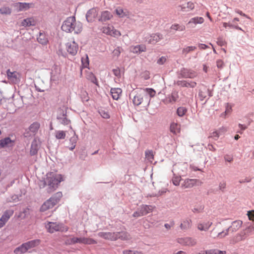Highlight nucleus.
<instances>
[{"instance_id": "obj_12", "label": "nucleus", "mask_w": 254, "mask_h": 254, "mask_svg": "<svg viewBox=\"0 0 254 254\" xmlns=\"http://www.w3.org/2000/svg\"><path fill=\"white\" fill-rule=\"evenodd\" d=\"M179 243L186 246L193 247L196 244V240L191 237L180 238L178 240Z\"/></svg>"}, {"instance_id": "obj_64", "label": "nucleus", "mask_w": 254, "mask_h": 254, "mask_svg": "<svg viewBox=\"0 0 254 254\" xmlns=\"http://www.w3.org/2000/svg\"><path fill=\"white\" fill-rule=\"evenodd\" d=\"M101 116L105 118V119H108L109 118V115L107 113H106L104 111H102L101 113Z\"/></svg>"}, {"instance_id": "obj_34", "label": "nucleus", "mask_w": 254, "mask_h": 254, "mask_svg": "<svg viewBox=\"0 0 254 254\" xmlns=\"http://www.w3.org/2000/svg\"><path fill=\"white\" fill-rule=\"evenodd\" d=\"M145 51L146 48L144 46H136L130 48V51L133 53H140Z\"/></svg>"}, {"instance_id": "obj_9", "label": "nucleus", "mask_w": 254, "mask_h": 254, "mask_svg": "<svg viewBox=\"0 0 254 254\" xmlns=\"http://www.w3.org/2000/svg\"><path fill=\"white\" fill-rule=\"evenodd\" d=\"M6 74L9 83L16 84L20 81V75L17 71H11L10 69H8Z\"/></svg>"}, {"instance_id": "obj_22", "label": "nucleus", "mask_w": 254, "mask_h": 254, "mask_svg": "<svg viewBox=\"0 0 254 254\" xmlns=\"http://www.w3.org/2000/svg\"><path fill=\"white\" fill-rule=\"evenodd\" d=\"M208 95L210 96H212L210 91L206 87H203L199 90L198 97L201 101H203Z\"/></svg>"}, {"instance_id": "obj_39", "label": "nucleus", "mask_w": 254, "mask_h": 254, "mask_svg": "<svg viewBox=\"0 0 254 254\" xmlns=\"http://www.w3.org/2000/svg\"><path fill=\"white\" fill-rule=\"evenodd\" d=\"M181 9L183 11L187 10L186 9L188 8L189 10H192L194 8V3L191 1L188 2L186 4L182 5L181 6Z\"/></svg>"}, {"instance_id": "obj_21", "label": "nucleus", "mask_w": 254, "mask_h": 254, "mask_svg": "<svg viewBox=\"0 0 254 254\" xmlns=\"http://www.w3.org/2000/svg\"><path fill=\"white\" fill-rule=\"evenodd\" d=\"M180 74L182 77L185 78H193L196 75L195 72L186 68L182 69L180 71Z\"/></svg>"}, {"instance_id": "obj_49", "label": "nucleus", "mask_w": 254, "mask_h": 254, "mask_svg": "<svg viewBox=\"0 0 254 254\" xmlns=\"http://www.w3.org/2000/svg\"><path fill=\"white\" fill-rule=\"evenodd\" d=\"M181 177L180 176H174L172 179L173 184L175 186H179L180 184V182L181 181Z\"/></svg>"}, {"instance_id": "obj_53", "label": "nucleus", "mask_w": 254, "mask_h": 254, "mask_svg": "<svg viewBox=\"0 0 254 254\" xmlns=\"http://www.w3.org/2000/svg\"><path fill=\"white\" fill-rule=\"evenodd\" d=\"M167 59L165 57H161L157 61V63L159 65H162L165 63Z\"/></svg>"}, {"instance_id": "obj_6", "label": "nucleus", "mask_w": 254, "mask_h": 254, "mask_svg": "<svg viewBox=\"0 0 254 254\" xmlns=\"http://www.w3.org/2000/svg\"><path fill=\"white\" fill-rule=\"evenodd\" d=\"M101 31L103 33L115 38H118L121 35L119 31L116 29L113 26L109 24L103 26L101 29Z\"/></svg>"}, {"instance_id": "obj_3", "label": "nucleus", "mask_w": 254, "mask_h": 254, "mask_svg": "<svg viewBox=\"0 0 254 254\" xmlns=\"http://www.w3.org/2000/svg\"><path fill=\"white\" fill-rule=\"evenodd\" d=\"M254 232V226L250 225L240 232L235 235L230 240V243L235 244L240 242L244 241L246 238L252 235Z\"/></svg>"}, {"instance_id": "obj_18", "label": "nucleus", "mask_w": 254, "mask_h": 254, "mask_svg": "<svg viewBox=\"0 0 254 254\" xmlns=\"http://www.w3.org/2000/svg\"><path fill=\"white\" fill-rule=\"evenodd\" d=\"M40 145V141L38 138H35L32 141L30 148V154L31 155H35L38 151Z\"/></svg>"}, {"instance_id": "obj_46", "label": "nucleus", "mask_w": 254, "mask_h": 254, "mask_svg": "<svg viewBox=\"0 0 254 254\" xmlns=\"http://www.w3.org/2000/svg\"><path fill=\"white\" fill-rule=\"evenodd\" d=\"M55 136L57 139H64L65 137V132L63 130H59L56 131Z\"/></svg>"}, {"instance_id": "obj_50", "label": "nucleus", "mask_w": 254, "mask_h": 254, "mask_svg": "<svg viewBox=\"0 0 254 254\" xmlns=\"http://www.w3.org/2000/svg\"><path fill=\"white\" fill-rule=\"evenodd\" d=\"M63 194L61 192H57L52 197H54L53 199L54 201H56V204L59 202L60 199L62 197Z\"/></svg>"}, {"instance_id": "obj_51", "label": "nucleus", "mask_w": 254, "mask_h": 254, "mask_svg": "<svg viewBox=\"0 0 254 254\" xmlns=\"http://www.w3.org/2000/svg\"><path fill=\"white\" fill-rule=\"evenodd\" d=\"M145 156L146 158L150 161L152 162L153 159V152L151 151H148L146 152Z\"/></svg>"}, {"instance_id": "obj_55", "label": "nucleus", "mask_w": 254, "mask_h": 254, "mask_svg": "<svg viewBox=\"0 0 254 254\" xmlns=\"http://www.w3.org/2000/svg\"><path fill=\"white\" fill-rule=\"evenodd\" d=\"M87 78L88 79L91 80L92 82H95V81L96 80L95 77L91 72H89L87 74Z\"/></svg>"}, {"instance_id": "obj_23", "label": "nucleus", "mask_w": 254, "mask_h": 254, "mask_svg": "<svg viewBox=\"0 0 254 254\" xmlns=\"http://www.w3.org/2000/svg\"><path fill=\"white\" fill-rule=\"evenodd\" d=\"M242 225V222L241 221H235L232 223L231 226L228 229L229 231L233 233L238 231L241 227Z\"/></svg>"}, {"instance_id": "obj_32", "label": "nucleus", "mask_w": 254, "mask_h": 254, "mask_svg": "<svg viewBox=\"0 0 254 254\" xmlns=\"http://www.w3.org/2000/svg\"><path fill=\"white\" fill-rule=\"evenodd\" d=\"M191 221L189 219H186L181 223L180 228L181 229L186 230L190 229L191 227Z\"/></svg>"}, {"instance_id": "obj_26", "label": "nucleus", "mask_w": 254, "mask_h": 254, "mask_svg": "<svg viewBox=\"0 0 254 254\" xmlns=\"http://www.w3.org/2000/svg\"><path fill=\"white\" fill-rule=\"evenodd\" d=\"M74 240L75 241H78V243L84 244L86 245H91L97 243L96 241L92 239L84 237L78 238V239H76Z\"/></svg>"}, {"instance_id": "obj_42", "label": "nucleus", "mask_w": 254, "mask_h": 254, "mask_svg": "<svg viewBox=\"0 0 254 254\" xmlns=\"http://www.w3.org/2000/svg\"><path fill=\"white\" fill-rule=\"evenodd\" d=\"M11 12V9L7 6H3L0 8V13L1 14L9 15Z\"/></svg>"}, {"instance_id": "obj_54", "label": "nucleus", "mask_w": 254, "mask_h": 254, "mask_svg": "<svg viewBox=\"0 0 254 254\" xmlns=\"http://www.w3.org/2000/svg\"><path fill=\"white\" fill-rule=\"evenodd\" d=\"M18 200L19 197L17 195H13L8 199V201L9 202H17Z\"/></svg>"}, {"instance_id": "obj_57", "label": "nucleus", "mask_w": 254, "mask_h": 254, "mask_svg": "<svg viewBox=\"0 0 254 254\" xmlns=\"http://www.w3.org/2000/svg\"><path fill=\"white\" fill-rule=\"evenodd\" d=\"M174 225V222L173 221L170 222L169 223H167L164 225L166 229L167 230H170Z\"/></svg>"}, {"instance_id": "obj_35", "label": "nucleus", "mask_w": 254, "mask_h": 254, "mask_svg": "<svg viewBox=\"0 0 254 254\" xmlns=\"http://www.w3.org/2000/svg\"><path fill=\"white\" fill-rule=\"evenodd\" d=\"M170 130L174 134H177L180 131V126L176 123H172L170 126Z\"/></svg>"}, {"instance_id": "obj_4", "label": "nucleus", "mask_w": 254, "mask_h": 254, "mask_svg": "<svg viewBox=\"0 0 254 254\" xmlns=\"http://www.w3.org/2000/svg\"><path fill=\"white\" fill-rule=\"evenodd\" d=\"M39 244V240H34L24 243L16 248L13 253L14 254H24L32 248H35Z\"/></svg>"}, {"instance_id": "obj_56", "label": "nucleus", "mask_w": 254, "mask_h": 254, "mask_svg": "<svg viewBox=\"0 0 254 254\" xmlns=\"http://www.w3.org/2000/svg\"><path fill=\"white\" fill-rule=\"evenodd\" d=\"M113 72L114 74L117 77H120L121 75L120 69L118 68L114 69Z\"/></svg>"}, {"instance_id": "obj_14", "label": "nucleus", "mask_w": 254, "mask_h": 254, "mask_svg": "<svg viewBox=\"0 0 254 254\" xmlns=\"http://www.w3.org/2000/svg\"><path fill=\"white\" fill-rule=\"evenodd\" d=\"M98 15V9L93 8L89 10L86 15V18L88 22H93Z\"/></svg>"}, {"instance_id": "obj_61", "label": "nucleus", "mask_w": 254, "mask_h": 254, "mask_svg": "<svg viewBox=\"0 0 254 254\" xmlns=\"http://www.w3.org/2000/svg\"><path fill=\"white\" fill-rule=\"evenodd\" d=\"M248 215L250 220H254V211L248 212Z\"/></svg>"}, {"instance_id": "obj_5", "label": "nucleus", "mask_w": 254, "mask_h": 254, "mask_svg": "<svg viewBox=\"0 0 254 254\" xmlns=\"http://www.w3.org/2000/svg\"><path fill=\"white\" fill-rule=\"evenodd\" d=\"M45 227L48 232L51 233L59 231H66L68 229L67 227L64 226L62 224L53 222H48L46 224Z\"/></svg>"}, {"instance_id": "obj_33", "label": "nucleus", "mask_w": 254, "mask_h": 254, "mask_svg": "<svg viewBox=\"0 0 254 254\" xmlns=\"http://www.w3.org/2000/svg\"><path fill=\"white\" fill-rule=\"evenodd\" d=\"M12 144V140L9 137L0 140V148L9 146Z\"/></svg>"}, {"instance_id": "obj_43", "label": "nucleus", "mask_w": 254, "mask_h": 254, "mask_svg": "<svg viewBox=\"0 0 254 254\" xmlns=\"http://www.w3.org/2000/svg\"><path fill=\"white\" fill-rule=\"evenodd\" d=\"M171 29L176 31L178 30L182 31L185 30V26L184 25H180L178 24H174L171 26Z\"/></svg>"}, {"instance_id": "obj_15", "label": "nucleus", "mask_w": 254, "mask_h": 254, "mask_svg": "<svg viewBox=\"0 0 254 254\" xmlns=\"http://www.w3.org/2000/svg\"><path fill=\"white\" fill-rule=\"evenodd\" d=\"M54 197H51L47 200L41 206V211H45L49 209L53 208L56 204V201H54Z\"/></svg>"}, {"instance_id": "obj_37", "label": "nucleus", "mask_w": 254, "mask_h": 254, "mask_svg": "<svg viewBox=\"0 0 254 254\" xmlns=\"http://www.w3.org/2000/svg\"><path fill=\"white\" fill-rule=\"evenodd\" d=\"M37 40L39 43L42 45L46 44L48 42V39L46 36L42 33H40L39 37L37 38Z\"/></svg>"}, {"instance_id": "obj_44", "label": "nucleus", "mask_w": 254, "mask_h": 254, "mask_svg": "<svg viewBox=\"0 0 254 254\" xmlns=\"http://www.w3.org/2000/svg\"><path fill=\"white\" fill-rule=\"evenodd\" d=\"M187 109L185 107H180L177 109V114L180 117H183L187 112Z\"/></svg>"}, {"instance_id": "obj_30", "label": "nucleus", "mask_w": 254, "mask_h": 254, "mask_svg": "<svg viewBox=\"0 0 254 254\" xmlns=\"http://www.w3.org/2000/svg\"><path fill=\"white\" fill-rule=\"evenodd\" d=\"M122 92V90L120 88H114L111 89V94L114 100H118L120 98Z\"/></svg>"}, {"instance_id": "obj_16", "label": "nucleus", "mask_w": 254, "mask_h": 254, "mask_svg": "<svg viewBox=\"0 0 254 254\" xmlns=\"http://www.w3.org/2000/svg\"><path fill=\"white\" fill-rule=\"evenodd\" d=\"M98 236L105 239L110 240L112 241L118 239V234L116 233L111 232H100L98 233Z\"/></svg>"}, {"instance_id": "obj_36", "label": "nucleus", "mask_w": 254, "mask_h": 254, "mask_svg": "<svg viewBox=\"0 0 254 254\" xmlns=\"http://www.w3.org/2000/svg\"><path fill=\"white\" fill-rule=\"evenodd\" d=\"M73 134L74 135L70 139L71 146L69 147V149L70 150H72L75 148L77 140V136L75 135V132H73Z\"/></svg>"}, {"instance_id": "obj_25", "label": "nucleus", "mask_w": 254, "mask_h": 254, "mask_svg": "<svg viewBox=\"0 0 254 254\" xmlns=\"http://www.w3.org/2000/svg\"><path fill=\"white\" fill-rule=\"evenodd\" d=\"M115 13L120 18L128 17L129 15V12L127 9H124L120 7H118L116 9Z\"/></svg>"}, {"instance_id": "obj_8", "label": "nucleus", "mask_w": 254, "mask_h": 254, "mask_svg": "<svg viewBox=\"0 0 254 254\" xmlns=\"http://www.w3.org/2000/svg\"><path fill=\"white\" fill-rule=\"evenodd\" d=\"M65 48L67 52L72 56L75 55L78 50V45L73 40L68 41L65 44Z\"/></svg>"}, {"instance_id": "obj_58", "label": "nucleus", "mask_w": 254, "mask_h": 254, "mask_svg": "<svg viewBox=\"0 0 254 254\" xmlns=\"http://www.w3.org/2000/svg\"><path fill=\"white\" fill-rule=\"evenodd\" d=\"M123 253L124 254H139V252L126 250L124 251Z\"/></svg>"}, {"instance_id": "obj_2", "label": "nucleus", "mask_w": 254, "mask_h": 254, "mask_svg": "<svg viewBox=\"0 0 254 254\" xmlns=\"http://www.w3.org/2000/svg\"><path fill=\"white\" fill-rule=\"evenodd\" d=\"M63 180V177L61 175L50 173L47 175L43 184H40V187H44L47 184L49 187L48 191L51 192L58 187V184Z\"/></svg>"}, {"instance_id": "obj_62", "label": "nucleus", "mask_w": 254, "mask_h": 254, "mask_svg": "<svg viewBox=\"0 0 254 254\" xmlns=\"http://www.w3.org/2000/svg\"><path fill=\"white\" fill-rule=\"evenodd\" d=\"M226 184L225 182H221L219 183V189L222 190L226 188Z\"/></svg>"}, {"instance_id": "obj_63", "label": "nucleus", "mask_w": 254, "mask_h": 254, "mask_svg": "<svg viewBox=\"0 0 254 254\" xmlns=\"http://www.w3.org/2000/svg\"><path fill=\"white\" fill-rule=\"evenodd\" d=\"M217 66L218 68H221L223 67V62L222 60H218L216 62Z\"/></svg>"}, {"instance_id": "obj_17", "label": "nucleus", "mask_w": 254, "mask_h": 254, "mask_svg": "<svg viewBox=\"0 0 254 254\" xmlns=\"http://www.w3.org/2000/svg\"><path fill=\"white\" fill-rule=\"evenodd\" d=\"M113 16L112 14L110 12L107 10L103 11L99 16L98 21L104 22L110 20L112 18Z\"/></svg>"}, {"instance_id": "obj_40", "label": "nucleus", "mask_w": 254, "mask_h": 254, "mask_svg": "<svg viewBox=\"0 0 254 254\" xmlns=\"http://www.w3.org/2000/svg\"><path fill=\"white\" fill-rule=\"evenodd\" d=\"M205 254H226V252L225 251H220L219 250H210L205 251Z\"/></svg>"}, {"instance_id": "obj_11", "label": "nucleus", "mask_w": 254, "mask_h": 254, "mask_svg": "<svg viewBox=\"0 0 254 254\" xmlns=\"http://www.w3.org/2000/svg\"><path fill=\"white\" fill-rule=\"evenodd\" d=\"M40 127V124L38 123H33L29 127L28 130H26L24 133L25 137H28L35 134Z\"/></svg>"}, {"instance_id": "obj_52", "label": "nucleus", "mask_w": 254, "mask_h": 254, "mask_svg": "<svg viewBox=\"0 0 254 254\" xmlns=\"http://www.w3.org/2000/svg\"><path fill=\"white\" fill-rule=\"evenodd\" d=\"M76 239H78V238L73 237V238H71L68 239L66 241L65 243H66V244H68V245H71V244H75V243H78V241H75L74 240Z\"/></svg>"}, {"instance_id": "obj_41", "label": "nucleus", "mask_w": 254, "mask_h": 254, "mask_svg": "<svg viewBox=\"0 0 254 254\" xmlns=\"http://www.w3.org/2000/svg\"><path fill=\"white\" fill-rule=\"evenodd\" d=\"M116 234H118V239H120L123 240H126L129 238V235L126 232H117Z\"/></svg>"}, {"instance_id": "obj_7", "label": "nucleus", "mask_w": 254, "mask_h": 254, "mask_svg": "<svg viewBox=\"0 0 254 254\" xmlns=\"http://www.w3.org/2000/svg\"><path fill=\"white\" fill-rule=\"evenodd\" d=\"M131 96H133V97L132 99L133 103L136 106L140 105L143 102V98L145 97L144 92L141 89L134 91L131 93Z\"/></svg>"}, {"instance_id": "obj_31", "label": "nucleus", "mask_w": 254, "mask_h": 254, "mask_svg": "<svg viewBox=\"0 0 254 254\" xmlns=\"http://www.w3.org/2000/svg\"><path fill=\"white\" fill-rule=\"evenodd\" d=\"M33 5L32 3L18 2L16 4V6L19 11H24L28 9Z\"/></svg>"}, {"instance_id": "obj_20", "label": "nucleus", "mask_w": 254, "mask_h": 254, "mask_svg": "<svg viewBox=\"0 0 254 254\" xmlns=\"http://www.w3.org/2000/svg\"><path fill=\"white\" fill-rule=\"evenodd\" d=\"M37 23L36 20L34 17H29L22 20L21 26L24 27L35 26Z\"/></svg>"}, {"instance_id": "obj_59", "label": "nucleus", "mask_w": 254, "mask_h": 254, "mask_svg": "<svg viewBox=\"0 0 254 254\" xmlns=\"http://www.w3.org/2000/svg\"><path fill=\"white\" fill-rule=\"evenodd\" d=\"M224 159L227 162H231L233 161V157L231 156V155H226L224 156Z\"/></svg>"}, {"instance_id": "obj_13", "label": "nucleus", "mask_w": 254, "mask_h": 254, "mask_svg": "<svg viewBox=\"0 0 254 254\" xmlns=\"http://www.w3.org/2000/svg\"><path fill=\"white\" fill-rule=\"evenodd\" d=\"M13 214L12 210H7L3 213L0 219V228L5 225Z\"/></svg>"}, {"instance_id": "obj_48", "label": "nucleus", "mask_w": 254, "mask_h": 254, "mask_svg": "<svg viewBox=\"0 0 254 254\" xmlns=\"http://www.w3.org/2000/svg\"><path fill=\"white\" fill-rule=\"evenodd\" d=\"M220 133L218 132V131L216 130L213 132H212L211 133H210V135L209 136V138H212L214 139V140H217L218 137L220 136Z\"/></svg>"}, {"instance_id": "obj_10", "label": "nucleus", "mask_w": 254, "mask_h": 254, "mask_svg": "<svg viewBox=\"0 0 254 254\" xmlns=\"http://www.w3.org/2000/svg\"><path fill=\"white\" fill-rule=\"evenodd\" d=\"M202 182L198 179H186L182 184V187L184 189L191 188L194 186L201 185Z\"/></svg>"}, {"instance_id": "obj_24", "label": "nucleus", "mask_w": 254, "mask_h": 254, "mask_svg": "<svg viewBox=\"0 0 254 254\" xmlns=\"http://www.w3.org/2000/svg\"><path fill=\"white\" fill-rule=\"evenodd\" d=\"M154 207L152 205H142L139 207V210L142 216L147 214L152 211Z\"/></svg>"}, {"instance_id": "obj_29", "label": "nucleus", "mask_w": 254, "mask_h": 254, "mask_svg": "<svg viewBox=\"0 0 254 254\" xmlns=\"http://www.w3.org/2000/svg\"><path fill=\"white\" fill-rule=\"evenodd\" d=\"M203 22L204 19L202 17H196L191 18L190 21L188 22V25H190V27H193V25H195L197 24H201Z\"/></svg>"}, {"instance_id": "obj_47", "label": "nucleus", "mask_w": 254, "mask_h": 254, "mask_svg": "<svg viewBox=\"0 0 254 254\" xmlns=\"http://www.w3.org/2000/svg\"><path fill=\"white\" fill-rule=\"evenodd\" d=\"M229 232V230H228V229H227L225 231H223L218 233L216 236V237L218 238H223L225 237V236L228 235Z\"/></svg>"}, {"instance_id": "obj_27", "label": "nucleus", "mask_w": 254, "mask_h": 254, "mask_svg": "<svg viewBox=\"0 0 254 254\" xmlns=\"http://www.w3.org/2000/svg\"><path fill=\"white\" fill-rule=\"evenodd\" d=\"M178 98V93L176 92H173L170 96H169L165 100H163V102L165 104L173 103L176 102Z\"/></svg>"}, {"instance_id": "obj_19", "label": "nucleus", "mask_w": 254, "mask_h": 254, "mask_svg": "<svg viewBox=\"0 0 254 254\" xmlns=\"http://www.w3.org/2000/svg\"><path fill=\"white\" fill-rule=\"evenodd\" d=\"M212 224V223L210 221H201L197 224V228L201 231L206 232L209 229Z\"/></svg>"}, {"instance_id": "obj_38", "label": "nucleus", "mask_w": 254, "mask_h": 254, "mask_svg": "<svg viewBox=\"0 0 254 254\" xmlns=\"http://www.w3.org/2000/svg\"><path fill=\"white\" fill-rule=\"evenodd\" d=\"M144 92V96H146L147 94H148L150 97H153L155 96L156 92L152 88H145L141 89Z\"/></svg>"}, {"instance_id": "obj_45", "label": "nucleus", "mask_w": 254, "mask_h": 254, "mask_svg": "<svg viewBox=\"0 0 254 254\" xmlns=\"http://www.w3.org/2000/svg\"><path fill=\"white\" fill-rule=\"evenodd\" d=\"M196 49V47L194 46H188L186 48H185L182 50V54L184 55H186L188 53L190 52L191 51H194Z\"/></svg>"}, {"instance_id": "obj_60", "label": "nucleus", "mask_w": 254, "mask_h": 254, "mask_svg": "<svg viewBox=\"0 0 254 254\" xmlns=\"http://www.w3.org/2000/svg\"><path fill=\"white\" fill-rule=\"evenodd\" d=\"M132 216L134 217L137 218V217L141 216L142 215L141 213V212H140L139 209H138V210L137 211H136L135 212H134Z\"/></svg>"}, {"instance_id": "obj_28", "label": "nucleus", "mask_w": 254, "mask_h": 254, "mask_svg": "<svg viewBox=\"0 0 254 254\" xmlns=\"http://www.w3.org/2000/svg\"><path fill=\"white\" fill-rule=\"evenodd\" d=\"M161 39L162 37L159 34H153L149 36L146 39V41L148 43L153 44L158 42Z\"/></svg>"}, {"instance_id": "obj_1", "label": "nucleus", "mask_w": 254, "mask_h": 254, "mask_svg": "<svg viewBox=\"0 0 254 254\" xmlns=\"http://www.w3.org/2000/svg\"><path fill=\"white\" fill-rule=\"evenodd\" d=\"M62 29L67 32L78 34L82 30V24L80 21H76L74 17H69L64 22Z\"/></svg>"}]
</instances>
